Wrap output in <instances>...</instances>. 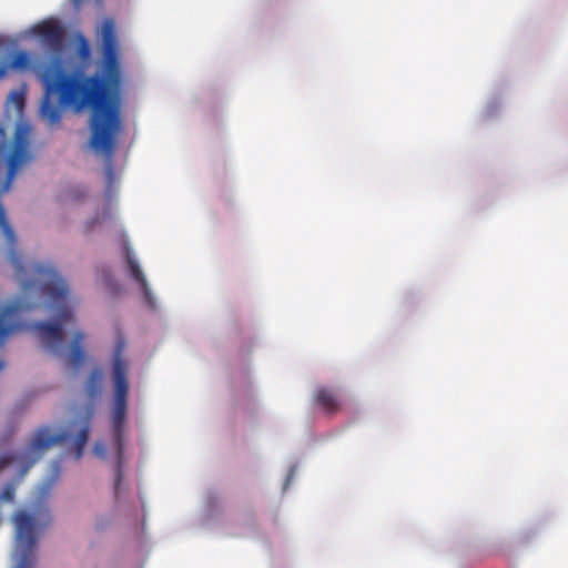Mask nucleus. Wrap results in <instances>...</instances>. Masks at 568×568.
<instances>
[{"label":"nucleus","instance_id":"1","mask_svg":"<svg viewBox=\"0 0 568 568\" xmlns=\"http://www.w3.org/2000/svg\"><path fill=\"white\" fill-rule=\"evenodd\" d=\"M101 52L102 78L69 73L59 60H52L41 68L39 78L44 93L40 116L49 125H55L61 120L62 108L70 106L81 111L90 106L92 113L89 145L94 153L103 156L105 176L111 186L114 180L113 156L123 128L119 95L111 92L121 82L119 43L111 20H105L102 26Z\"/></svg>","mask_w":568,"mask_h":568},{"label":"nucleus","instance_id":"2","mask_svg":"<svg viewBox=\"0 0 568 568\" xmlns=\"http://www.w3.org/2000/svg\"><path fill=\"white\" fill-rule=\"evenodd\" d=\"M122 344L116 346L112 364V379H113V400H112V435L116 450L118 465L115 478V491L119 489L122 479L123 466V452H124V422L128 408V367L125 361L122 358Z\"/></svg>","mask_w":568,"mask_h":568},{"label":"nucleus","instance_id":"3","mask_svg":"<svg viewBox=\"0 0 568 568\" xmlns=\"http://www.w3.org/2000/svg\"><path fill=\"white\" fill-rule=\"evenodd\" d=\"M49 509L37 505L31 510H17L12 517L16 527V550L18 562L16 568H32L36 562L34 549L38 542L37 532L51 523Z\"/></svg>","mask_w":568,"mask_h":568},{"label":"nucleus","instance_id":"4","mask_svg":"<svg viewBox=\"0 0 568 568\" xmlns=\"http://www.w3.org/2000/svg\"><path fill=\"white\" fill-rule=\"evenodd\" d=\"M69 439L67 430L53 432L48 425L38 427L30 440L19 456L20 462L23 464L21 476H24L29 468L36 464L51 447L65 443Z\"/></svg>","mask_w":568,"mask_h":568},{"label":"nucleus","instance_id":"5","mask_svg":"<svg viewBox=\"0 0 568 568\" xmlns=\"http://www.w3.org/2000/svg\"><path fill=\"white\" fill-rule=\"evenodd\" d=\"M34 306L33 303L23 301L18 297L0 311V347L4 345L7 339L17 331L22 328L20 315L24 311H29ZM4 362L0 359V371L4 368Z\"/></svg>","mask_w":568,"mask_h":568},{"label":"nucleus","instance_id":"6","mask_svg":"<svg viewBox=\"0 0 568 568\" xmlns=\"http://www.w3.org/2000/svg\"><path fill=\"white\" fill-rule=\"evenodd\" d=\"M32 33L52 51H60L64 42V30L53 20H45L32 27Z\"/></svg>","mask_w":568,"mask_h":568},{"label":"nucleus","instance_id":"7","mask_svg":"<svg viewBox=\"0 0 568 568\" xmlns=\"http://www.w3.org/2000/svg\"><path fill=\"white\" fill-rule=\"evenodd\" d=\"M93 414H94V407H93V404L91 403L87 407V413H85L83 419L81 420V427L78 430L75 438H74L73 447H74V458L77 460H79L82 457L83 449L88 443L89 432H90V423L93 417Z\"/></svg>","mask_w":568,"mask_h":568},{"label":"nucleus","instance_id":"8","mask_svg":"<svg viewBox=\"0 0 568 568\" xmlns=\"http://www.w3.org/2000/svg\"><path fill=\"white\" fill-rule=\"evenodd\" d=\"M125 257L128 263V268L131 277L141 286L143 290L145 298L150 300V290L148 285V281L139 265V262L134 258L132 251L128 243L124 244Z\"/></svg>","mask_w":568,"mask_h":568},{"label":"nucleus","instance_id":"9","mask_svg":"<svg viewBox=\"0 0 568 568\" xmlns=\"http://www.w3.org/2000/svg\"><path fill=\"white\" fill-rule=\"evenodd\" d=\"M314 398L316 404L321 406L327 414H334L341 409V399L329 388L321 387L316 389Z\"/></svg>","mask_w":568,"mask_h":568},{"label":"nucleus","instance_id":"10","mask_svg":"<svg viewBox=\"0 0 568 568\" xmlns=\"http://www.w3.org/2000/svg\"><path fill=\"white\" fill-rule=\"evenodd\" d=\"M84 333L81 331H77L73 333L72 342L70 344V349L68 354V359L70 365L73 367H79L84 361V349H83V341Z\"/></svg>","mask_w":568,"mask_h":568},{"label":"nucleus","instance_id":"11","mask_svg":"<svg viewBox=\"0 0 568 568\" xmlns=\"http://www.w3.org/2000/svg\"><path fill=\"white\" fill-rule=\"evenodd\" d=\"M103 373L101 368H93L85 384V392L91 399H94L101 390Z\"/></svg>","mask_w":568,"mask_h":568},{"label":"nucleus","instance_id":"12","mask_svg":"<svg viewBox=\"0 0 568 568\" xmlns=\"http://www.w3.org/2000/svg\"><path fill=\"white\" fill-rule=\"evenodd\" d=\"M29 63V57L28 54L24 52V51H19L17 52L11 61H10V64L7 65L8 68H12V69H21V68H26Z\"/></svg>","mask_w":568,"mask_h":568},{"label":"nucleus","instance_id":"13","mask_svg":"<svg viewBox=\"0 0 568 568\" xmlns=\"http://www.w3.org/2000/svg\"><path fill=\"white\" fill-rule=\"evenodd\" d=\"M16 487L14 484L8 483L0 491V503H12L14 499Z\"/></svg>","mask_w":568,"mask_h":568},{"label":"nucleus","instance_id":"14","mask_svg":"<svg viewBox=\"0 0 568 568\" xmlns=\"http://www.w3.org/2000/svg\"><path fill=\"white\" fill-rule=\"evenodd\" d=\"M9 101H11L18 110H21L23 108V104H24V94H23V92L12 91L10 93V95H9Z\"/></svg>","mask_w":568,"mask_h":568},{"label":"nucleus","instance_id":"15","mask_svg":"<svg viewBox=\"0 0 568 568\" xmlns=\"http://www.w3.org/2000/svg\"><path fill=\"white\" fill-rule=\"evenodd\" d=\"M17 459L14 454H4L0 456V470L11 465Z\"/></svg>","mask_w":568,"mask_h":568},{"label":"nucleus","instance_id":"16","mask_svg":"<svg viewBox=\"0 0 568 568\" xmlns=\"http://www.w3.org/2000/svg\"><path fill=\"white\" fill-rule=\"evenodd\" d=\"M105 452H106V448H105V445L104 443H101V442H97L94 444V453L98 457H101V458H104L105 456Z\"/></svg>","mask_w":568,"mask_h":568},{"label":"nucleus","instance_id":"17","mask_svg":"<svg viewBox=\"0 0 568 568\" xmlns=\"http://www.w3.org/2000/svg\"><path fill=\"white\" fill-rule=\"evenodd\" d=\"M98 222V219H94L90 222L87 223L85 225V233H89L92 229H93V225Z\"/></svg>","mask_w":568,"mask_h":568},{"label":"nucleus","instance_id":"18","mask_svg":"<svg viewBox=\"0 0 568 568\" xmlns=\"http://www.w3.org/2000/svg\"><path fill=\"white\" fill-rule=\"evenodd\" d=\"M8 71L7 64H0V79H2Z\"/></svg>","mask_w":568,"mask_h":568}]
</instances>
